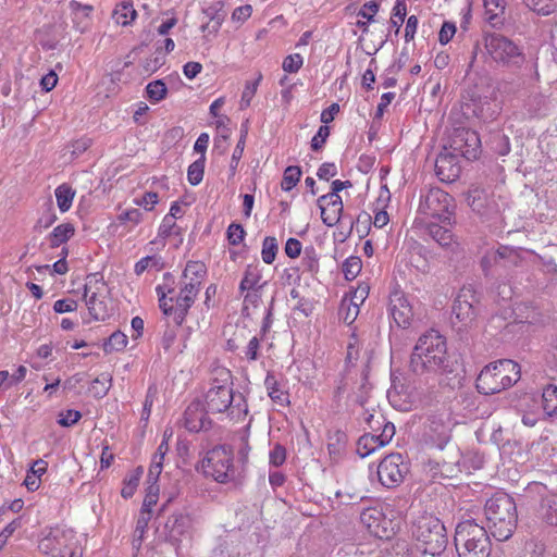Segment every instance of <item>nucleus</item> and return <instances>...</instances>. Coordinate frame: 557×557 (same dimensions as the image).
<instances>
[{"instance_id": "obj_1", "label": "nucleus", "mask_w": 557, "mask_h": 557, "mask_svg": "<svg viewBox=\"0 0 557 557\" xmlns=\"http://www.w3.org/2000/svg\"><path fill=\"white\" fill-rule=\"evenodd\" d=\"M410 369L419 375L453 371L446 339L438 331L430 330L419 337L410 357Z\"/></svg>"}, {"instance_id": "obj_2", "label": "nucleus", "mask_w": 557, "mask_h": 557, "mask_svg": "<svg viewBox=\"0 0 557 557\" xmlns=\"http://www.w3.org/2000/svg\"><path fill=\"white\" fill-rule=\"evenodd\" d=\"M163 281V284L156 287L159 307L164 315L172 318L173 322L180 326L195 302L199 290L195 289V285L191 283H180V293L173 296L175 292L173 275L169 272L164 273Z\"/></svg>"}, {"instance_id": "obj_3", "label": "nucleus", "mask_w": 557, "mask_h": 557, "mask_svg": "<svg viewBox=\"0 0 557 557\" xmlns=\"http://www.w3.org/2000/svg\"><path fill=\"white\" fill-rule=\"evenodd\" d=\"M486 527L497 541L508 540L517 525V506L511 496L496 493L484 506Z\"/></svg>"}, {"instance_id": "obj_4", "label": "nucleus", "mask_w": 557, "mask_h": 557, "mask_svg": "<svg viewBox=\"0 0 557 557\" xmlns=\"http://www.w3.org/2000/svg\"><path fill=\"white\" fill-rule=\"evenodd\" d=\"M521 376L519 363L510 359H502L485 366L476 377L478 392L492 395L516 384Z\"/></svg>"}, {"instance_id": "obj_5", "label": "nucleus", "mask_w": 557, "mask_h": 557, "mask_svg": "<svg viewBox=\"0 0 557 557\" xmlns=\"http://www.w3.org/2000/svg\"><path fill=\"white\" fill-rule=\"evenodd\" d=\"M487 529L469 519L457 524L454 542L459 557H490L492 544Z\"/></svg>"}, {"instance_id": "obj_6", "label": "nucleus", "mask_w": 557, "mask_h": 557, "mask_svg": "<svg viewBox=\"0 0 557 557\" xmlns=\"http://www.w3.org/2000/svg\"><path fill=\"white\" fill-rule=\"evenodd\" d=\"M458 136L461 137V140H465L466 148L455 146L454 150L456 153L445 149L435 160V173L445 183H453L460 175L461 168L458 154L467 159L476 158V149L480 141L478 134L470 131H461Z\"/></svg>"}, {"instance_id": "obj_7", "label": "nucleus", "mask_w": 557, "mask_h": 557, "mask_svg": "<svg viewBox=\"0 0 557 557\" xmlns=\"http://www.w3.org/2000/svg\"><path fill=\"white\" fill-rule=\"evenodd\" d=\"M76 534L65 525L46 527L38 536V549L49 557H81Z\"/></svg>"}, {"instance_id": "obj_8", "label": "nucleus", "mask_w": 557, "mask_h": 557, "mask_svg": "<svg viewBox=\"0 0 557 557\" xmlns=\"http://www.w3.org/2000/svg\"><path fill=\"white\" fill-rule=\"evenodd\" d=\"M200 469L206 476H211L219 483L236 481L239 471L234 465V454L230 446L218 445L207 451L200 462Z\"/></svg>"}, {"instance_id": "obj_9", "label": "nucleus", "mask_w": 557, "mask_h": 557, "mask_svg": "<svg viewBox=\"0 0 557 557\" xmlns=\"http://www.w3.org/2000/svg\"><path fill=\"white\" fill-rule=\"evenodd\" d=\"M412 535L423 554L440 555L447 545L444 524L433 516H422L413 524Z\"/></svg>"}, {"instance_id": "obj_10", "label": "nucleus", "mask_w": 557, "mask_h": 557, "mask_svg": "<svg viewBox=\"0 0 557 557\" xmlns=\"http://www.w3.org/2000/svg\"><path fill=\"white\" fill-rule=\"evenodd\" d=\"M347 391H350L348 395L350 401L361 407L367 405L371 397L372 385L368 380V371L366 368H347L334 391V403L338 404L343 394Z\"/></svg>"}, {"instance_id": "obj_11", "label": "nucleus", "mask_w": 557, "mask_h": 557, "mask_svg": "<svg viewBox=\"0 0 557 557\" xmlns=\"http://www.w3.org/2000/svg\"><path fill=\"white\" fill-rule=\"evenodd\" d=\"M231 377V372L222 369L220 376L212 381L205 395V410L207 413H223L230 410L231 416L235 414V407H232L235 397Z\"/></svg>"}, {"instance_id": "obj_12", "label": "nucleus", "mask_w": 557, "mask_h": 557, "mask_svg": "<svg viewBox=\"0 0 557 557\" xmlns=\"http://www.w3.org/2000/svg\"><path fill=\"white\" fill-rule=\"evenodd\" d=\"M485 47L491 58L503 65L521 67L525 61V55L521 48L511 39L493 34L485 40Z\"/></svg>"}, {"instance_id": "obj_13", "label": "nucleus", "mask_w": 557, "mask_h": 557, "mask_svg": "<svg viewBox=\"0 0 557 557\" xmlns=\"http://www.w3.org/2000/svg\"><path fill=\"white\" fill-rule=\"evenodd\" d=\"M454 198L441 188H431L421 197L419 210L426 215L438 219L443 223L450 224L454 213Z\"/></svg>"}, {"instance_id": "obj_14", "label": "nucleus", "mask_w": 557, "mask_h": 557, "mask_svg": "<svg viewBox=\"0 0 557 557\" xmlns=\"http://www.w3.org/2000/svg\"><path fill=\"white\" fill-rule=\"evenodd\" d=\"M360 521L377 539L388 540L399 529V523L388 518L383 508L379 507L364 509L360 515Z\"/></svg>"}, {"instance_id": "obj_15", "label": "nucleus", "mask_w": 557, "mask_h": 557, "mask_svg": "<svg viewBox=\"0 0 557 557\" xmlns=\"http://www.w3.org/2000/svg\"><path fill=\"white\" fill-rule=\"evenodd\" d=\"M408 472V466L400 454L387 455L377 466V476L381 484L387 488L398 486Z\"/></svg>"}, {"instance_id": "obj_16", "label": "nucleus", "mask_w": 557, "mask_h": 557, "mask_svg": "<svg viewBox=\"0 0 557 557\" xmlns=\"http://www.w3.org/2000/svg\"><path fill=\"white\" fill-rule=\"evenodd\" d=\"M479 300L471 287H462L453 306V314L463 325L470 324L476 315V305Z\"/></svg>"}, {"instance_id": "obj_17", "label": "nucleus", "mask_w": 557, "mask_h": 557, "mask_svg": "<svg viewBox=\"0 0 557 557\" xmlns=\"http://www.w3.org/2000/svg\"><path fill=\"white\" fill-rule=\"evenodd\" d=\"M388 311L393 322L400 329L410 326L413 310L408 298L400 290H395L389 295Z\"/></svg>"}, {"instance_id": "obj_18", "label": "nucleus", "mask_w": 557, "mask_h": 557, "mask_svg": "<svg viewBox=\"0 0 557 557\" xmlns=\"http://www.w3.org/2000/svg\"><path fill=\"white\" fill-rule=\"evenodd\" d=\"M395 435V426L391 422L384 423L381 434H364L357 442V453L360 457H368L370 454L387 445Z\"/></svg>"}, {"instance_id": "obj_19", "label": "nucleus", "mask_w": 557, "mask_h": 557, "mask_svg": "<svg viewBox=\"0 0 557 557\" xmlns=\"http://www.w3.org/2000/svg\"><path fill=\"white\" fill-rule=\"evenodd\" d=\"M450 425L443 416H432L425 426L424 437L426 443L443 449L450 440Z\"/></svg>"}, {"instance_id": "obj_20", "label": "nucleus", "mask_w": 557, "mask_h": 557, "mask_svg": "<svg viewBox=\"0 0 557 557\" xmlns=\"http://www.w3.org/2000/svg\"><path fill=\"white\" fill-rule=\"evenodd\" d=\"M194 519L184 512L173 513L165 522V530L172 541H180L182 536H190Z\"/></svg>"}, {"instance_id": "obj_21", "label": "nucleus", "mask_w": 557, "mask_h": 557, "mask_svg": "<svg viewBox=\"0 0 557 557\" xmlns=\"http://www.w3.org/2000/svg\"><path fill=\"white\" fill-rule=\"evenodd\" d=\"M184 425L189 432H200L211 428V421L207 417V411L200 407L199 403H191L184 413Z\"/></svg>"}, {"instance_id": "obj_22", "label": "nucleus", "mask_w": 557, "mask_h": 557, "mask_svg": "<svg viewBox=\"0 0 557 557\" xmlns=\"http://www.w3.org/2000/svg\"><path fill=\"white\" fill-rule=\"evenodd\" d=\"M84 298L89 311L90 317L96 321H104L109 315L108 302L104 296H98L92 292L89 294V288L85 287Z\"/></svg>"}, {"instance_id": "obj_23", "label": "nucleus", "mask_w": 557, "mask_h": 557, "mask_svg": "<svg viewBox=\"0 0 557 557\" xmlns=\"http://www.w3.org/2000/svg\"><path fill=\"white\" fill-rule=\"evenodd\" d=\"M387 398L391 405L400 411H408L411 408V395L406 391L404 384L396 383L395 380L387 391Z\"/></svg>"}, {"instance_id": "obj_24", "label": "nucleus", "mask_w": 557, "mask_h": 557, "mask_svg": "<svg viewBox=\"0 0 557 557\" xmlns=\"http://www.w3.org/2000/svg\"><path fill=\"white\" fill-rule=\"evenodd\" d=\"M537 515L545 524L557 527V494H548L541 498Z\"/></svg>"}, {"instance_id": "obj_25", "label": "nucleus", "mask_w": 557, "mask_h": 557, "mask_svg": "<svg viewBox=\"0 0 557 557\" xmlns=\"http://www.w3.org/2000/svg\"><path fill=\"white\" fill-rule=\"evenodd\" d=\"M318 206L321 210V219L325 225L334 226L341 221L343 213L342 198H336V201L333 199L324 200L323 203L318 202Z\"/></svg>"}, {"instance_id": "obj_26", "label": "nucleus", "mask_w": 557, "mask_h": 557, "mask_svg": "<svg viewBox=\"0 0 557 557\" xmlns=\"http://www.w3.org/2000/svg\"><path fill=\"white\" fill-rule=\"evenodd\" d=\"M486 22L495 28L500 27L505 21V0H483Z\"/></svg>"}, {"instance_id": "obj_27", "label": "nucleus", "mask_w": 557, "mask_h": 557, "mask_svg": "<svg viewBox=\"0 0 557 557\" xmlns=\"http://www.w3.org/2000/svg\"><path fill=\"white\" fill-rule=\"evenodd\" d=\"M347 435L341 430H336L327 436V450L333 460H338L345 451Z\"/></svg>"}, {"instance_id": "obj_28", "label": "nucleus", "mask_w": 557, "mask_h": 557, "mask_svg": "<svg viewBox=\"0 0 557 557\" xmlns=\"http://www.w3.org/2000/svg\"><path fill=\"white\" fill-rule=\"evenodd\" d=\"M137 16L131 0L122 1L113 11V18L120 25H129Z\"/></svg>"}, {"instance_id": "obj_29", "label": "nucleus", "mask_w": 557, "mask_h": 557, "mask_svg": "<svg viewBox=\"0 0 557 557\" xmlns=\"http://www.w3.org/2000/svg\"><path fill=\"white\" fill-rule=\"evenodd\" d=\"M75 233L72 223H63L55 226L49 235V243L51 248H57L66 243Z\"/></svg>"}, {"instance_id": "obj_30", "label": "nucleus", "mask_w": 557, "mask_h": 557, "mask_svg": "<svg viewBox=\"0 0 557 557\" xmlns=\"http://www.w3.org/2000/svg\"><path fill=\"white\" fill-rule=\"evenodd\" d=\"M264 384L268 389L269 397L276 404L281 406L289 405V395L288 393L282 391L278 387L277 381L275 380L273 374L268 373Z\"/></svg>"}, {"instance_id": "obj_31", "label": "nucleus", "mask_w": 557, "mask_h": 557, "mask_svg": "<svg viewBox=\"0 0 557 557\" xmlns=\"http://www.w3.org/2000/svg\"><path fill=\"white\" fill-rule=\"evenodd\" d=\"M542 407L549 417H557V386L548 385L543 389Z\"/></svg>"}, {"instance_id": "obj_32", "label": "nucleus", "mask_w": 557, "mask_h": 557, "mask_svg": "<svg viewBox=\"0 0 557 557\" xmlns=\"http://www.w3.org/2000/svg\"><path fill=\"white\" fill-rule=\"evenodd\" d=\"M260 280H261V272H260L258 265L248 264L244 272V276L240 281L239 290L245 292V290L258 288L257 286H258Z\"/></svg>"}, {"instance_id": "obj_33", "label": "nucleus", "mask_w": 557, "mask_h": 557, "mask_svg": "<svg viewBox=\"0 0 557 557\" xmlns=\"http://www.w3.org/2000/svg\"><path fill=\"white\" fill-rule=\"evenodd\" d=\"M127 335L121 331L113 332L108 339L104 341L102 348L106 354L122 351L127 345Z\"/></svg>"}, {"instance_id": "obj_34", "label": "nucleus", "mask_w": 557, "mask_h": 557, "mask_svg": "<svg viewBox=\"0 0 557 557\" xmlns=\"http://www.w3.org/2000/svg\"><path fill=\"white\" fill-rule=\"evenodd\" d=\"M430 236L442 247H447L453 240V233L446 226L431 223L428 227Z\"/></svg>"}, {"instance_id": "obj_35", "label": "nucleus", "mask_w": 557, "mask_h": 557, "mask_svg": "<svg viewBox=\"0 0 557 557\" xmlns=\"http://www.w3.org/2000/svg\"><path fill=\"white\" fill-rule=\"evenodd\" d=\"M319 257L314 247L309 246L304 250L301 258V270L310 274H317L319 272Z\"/></svg>"}, {"instance_id": "obj_36", "label": "nucleus", "mask_w": 557, "mask_h": 557, "mask_svg": "<svg viewBox=\"0 0 557 557\" xmlns=\"http://www.w3.org/2000/svg\"><path fill=\"white\" fill-rule=\"evenodd\" d=\"M150 519H151V515H149V512H140L139 513V517L137 519L136 527L134 530V534H133V541H132L133 547L135 549H139L141 542L144 540L145 533L147 532L148 523H149Z\"/></svg>"}, {"instance_id": "obj_37", "label": "nucleus", "mask_w": 557, "mask_h": 557, "mask_svg": "<svg viewBox=\"0 0 557 557\" xmlns=\"http://www.w3.org/2000/svg\"><path fill=\"white\" fill-rule=\"evenodd\" d=\"M54 194L60 211L66 212L72 206L75 191L70 186L62 184L57 187Z\"/></svg>"}, {"instance_id": "obj_38", "label": "nucleus", "mask_w": 557, "mask_h": 557, "mask_svg": "<svg viewBox=\"0 0 557 557\" xmlns=\"http://www.w3.org/2000/svg\"><path fill=\"white\" fill-rule=\"evenodd\" d=\"M301 177V170L297 165H289L285 169L281 182V188L284 191H290L299 182Z\"/></svg>"}, {"instance_id": "obj_39", "label": "nucleus", "mask_w": 557, "mask_h": 557, "mask_svg": "<svg viewBox=\"0 0 557 557\" xmlns=\"http://www.w3.org/2000/svg\"><path fill=\"white\" fill-rule=\"evenodd\" d=\"M523 2L541 15H548L557 10V0H523Z\"/></svg>"}, {"instance_id": "obj_40", "label": "nucleus", "mask_w": 557, "mask_h": 557, "mask_svg": "<svg viewBox=\"0 0 557 557\" xmlns=\"http://www.w3.org/2000/svg\"><path fill=\"white\" fill-rule=\"evenodd\" d=\"M278 251L277 240L273 236H267L262 242L261 258L267 264H272Z\"/></svg>"}, {"instance_id": "obj_41", "label": "nucleus", "mask_w": 557, "mask_h": 557, "mask_svg": "<svg viewBox=\"0 0 557 557\" xmlns=\"http://www.w3.org/2000/svg\"><path fill=\"white\" fill-rule=\"evenodd\" d=\"M493 252L496 255L495 257L504 267L508 264H518L519 253L518 250L512 247L499 246L496 250H493Z\"/></svg>"}, {"instance_id": "obj_42", "label": "nucleus", "mask_w": 557, "mask_h": 557, "mask_svg": "<svg viewBox=\"0 0 557 557\" xmlns=\"http://www.w3.org/2000/svg\"><path fill=\"white\" fill-rule=\"evenodd\" d=\"M191 276L196 278L200 284L207 276V267L201 261H188L183 271V277Z\"/></svg>"}, {"instance_id": "obj_43", "label": "nucleus", "mask_w": 557, "mask_h": 557, "mask_svg": "<svg viewBox=\"0 0 557 557\" xmlns=\"http://www.w3.org/2000/svg\"><path fill=\"white\" fill-rule=\"evenodd\" d=\"M146 92L151 102H159L165 98L168 88L162 79H157L147 85Z\"/></svg>"}, {"instance_id": "obj_44", "label": "nucleus", "mask_w": 557, "mask_h": 557, "mask_svg": "<svg viewBox=\"0 0 557 557\" xmlns=\"http://www.w3.org/2000/svg\"><path fill=\"white\" fill-rule=\"evenodd\" d=\"M407 7L405 0H396L392 10L391 25L395 28V33L398 34L399 29L406 18Z\"/></svg>"}, {"instance_id": "obj_45", "label": "nucleus", "mask_w": 557, "mask_h": 557, "mask_svg": "<svg viewBox=\"0 0 557 557\" xmlns=\"http://www.w3.org/2000/svg\"><path fill=\"white\" fill-rule=\"evenodd\" d=\"M143 473L141 468H137L131 475L124 480V485L121 491L122 497L125 499L131 498L139 484V480Z\"/></svg>"}, {"instance_id": "obj_46", "label": "nucleus", "mask_w": 557, "mask_h": 557, "mask_svg": "<svg viewBox=\"0 0 557 557\" xmlns=\"http://www.w3.org/2000/svg\"><path fill=\"white\" fill-rule=\"evenodd\" d=\"M164 263L160 257L147 256L141 258L135 263L134 271L137 275H141L148 268H154L156 270L163 269Z\"/></svg>"}, {"instance_id": "obj_47", "label": "nucleus", "mask_w": 557, "mask_h": 557, "mask_svg": "<svg viewBox=\"0 0 557 557\" xmlns=\"http://www.w3.org/2000/svg\"><path fill=\"white\" fill-rule=\"evenodd\" d=\"M362 269V262L359 257L351 256L343 263V273L346 280L351 281L358 276Z\"/></svg>"}, {"instance_id": "obj_48", "label": "nucleus", "mask_w": 557, "mask_h": 557, "mask_svg": "<svg viewBox=\"0 0 557 557\" xmlns=\"http://www.w3.org/2000/svg\"><path fill=\"white\" fill-rule=\"evenodd\" d=\"M205 172V159L203 157L199 160H196L188 166L187 171V180L190 185H198L203 178Z\"/></svg>"}, {"instance_id": "obj_49", "label": "nucleus", "mask_w": 557, "mask_h": 557, "mask_svg": "<svg viewBox=\"0 0 557 557\" xmlns=\"http://www.w3.org/2000/svg\"><path fill=\"white\" fill-rule=\"evenodd\" d=\"M260 348V338L258 336L251 337L243 349V358L248 362L257 361L261 356Z\"/></svg>"}, {"instance_id": "obj_50", "label": "nucleus", "mask_w": 557, "mask_h": 557, "mask_svg": "<svg viewBox=\"0 0 557 557\" xmlns=\"http://www.w3.org/2000/svg\"><path fill=\"white\" fill-rule=\"evenodd\" d=\"M351 182L350 181H341V180H335L332 182V190L323 196H321L319 199H318V202H321L323 203L324 200H335L336 201V198H342L338 193L342 191L343 189L345 188H348V187H351Z\"/></svg>"}, {"instance_id": "obj_51", "label": "nucleus", "mask_w": 557, "mask_h": 557, "mask_svg": "<svg viewBox=\"0 0 557 557\" xmlns=\"http://www.w3.org/2000/svg\"><path fill=\"white\" fill-rule=\"evenodd\" d=\"M247 131L242 133V136L233 151L231 164H230V172L231 175L234 176L237 170L238 162L240 158L243 157L244 147H245V139H246Z\"/></svg>"}, {"instance_id": "obj_52", "label": "nucleus", "mask_w": 557, "mask_h": 557, "mask_svg": "<svg viewBox=\"0 0 557 557\" xmlns=\"http://www.w3.org/2000/svg\"><path fill=\"white\" fill-rule=\"evenodd\" d=\"M227 240L231 245H239L246 235L244 227L237 223H231L226 231Z\"/></svg>"}, {"instance_id": "obj_53", "label": "nucleus", "mask_w": 557, "mask_h": 557, "mask_svg": "<svg viewBox=\"0 0 557 557\" xmlns=\"http://www.w3.org/2000/svg\"><path fill=\"white\" fill-rule=\"evenodd\" d=\"M164 63V57L162 53L157 50L152 55L147 58L144 63L143 67L146 73H154L157 70H159Z\"/></svg>"}, {"instance_id": "obj_54", "label": "nucleus", "mask_w": 557, "mask_h": 557, "mask_svg": "<svg viewBox=\"0 0 557 557\" xmlns=\"http://www.w3.org/2000/svg\"><path fill=\"white\" fill-rule=\"evenodd\" d=\"M304 64V58L299 53L287 55L283 60L282 67L287 73H297Z\"/></svg>"}, {"instance_id": "obj_55", "label": "nucleus", "mask_w": 557, "mask_h": 557, "mask_svg": "<svg viewBox=\"0 0 557 557\" xmlns=\"http://www.w3.org/2000/svg\"><path fill=\"white\" fill-rule=\"evenodd\" d=\"M339 314L346 324H351L359 314L357 305H348L347 300H343Z\"/></svg>"}, {"instance_id": "obj_56", "label": "nucleus", "mask_w": 557, "mask_h": 557, "mask_svg": "<svg viewBox=\"0 0 557 557\" xmlns=\"http://www.w3.org/2000/svg\"><path fill=\"white\" fill-rule=\"evenodd\" d=\"M379 3L374 0L366 2L358 12V16L367 20L368 22H376L375 15L379 12Z\"/></svg>"}, {"instance_id": "obj_57", "label": "nucleus", "mask_w": 557, "mask_h": 557, "mask_svg": "<svg viewBox=\"0 0 557 557\" xmlns=\"http://www.w3.org/2000/svg\"><path fill=\"white\" fill-rule=\"evenodd\" d=\"M270 465L274 467L282 466L286 460V449L281 444H275L269 454Z\"/></svg>"}, {"instance_id": "obj_58", "label": "nucleus", "mask_w": 557, "mask_h": 557, "mask_svg": "<svg viewBox=\"0 0 557 557\" xmlns=\"http://www.w3.org/2000/svg\"><path fill=\"white\" fill-rule=\"evenodd\" d=\"M330 136V127L326 125H321L317 132V134L311 139V148L314 151L320 150L327 137Z\"/></svg>"}, {"instance_id": "obj_59", "label": "nucleus", "mask_w": 557, "mask_h": 557, "mask_svg": "<svg viewBox=\"0 0 557 557\" xmlns=\"http://www.w3.org/2000/svg\"><path fill=\"white\" fill-rule=\"evenodd\" d=\"M370 287L368 284H360L352 293L348 305H357L359 308L369 295Z\"/></svg>"}, {"instance_id": "obj_60", "label": "nucleus", "mask_w": 557, "mask_h": 557, "mask_svg": "<svg viewBox=\"0 0 557 557\" xmlns=\"http://www.w3.org/2000/svg\"><path fill=\"white\" fill-rule=\"evenodd\" d=\"M456 30L457 28L455 23L448 21L444 22L438 34L440 42L442 45L448 44L456 34Z\"/></svg>"}, {"instance_id": "obj_61", "label": "nucleus", "mask_w": 557, "mask_h": 557, "mask_svg": "<svg viewBox=\"0 0 557 557\" xmlns=\"http://www.w3.org/2000/svg\"><path fill=\"white\" fill-rule=\"evenodd\" d=\"M158 500V487L153 483L149 486L148 493L144 499L140 512H149L151 515V508Z\"/></svg>"}, {"instance_id": "obj_62", "label": "nucleus", "mask_w": 557, "mask_h": 557, "mask_svg": "<svg viewBox=\"0 0 557 557\" xmlns=\"http://www.w3.org/2000/svg\"><path fill=\"white\" fill-rule=\"evenodd\" d=\"M117 220L121 223L129 222L134 225H137L143 220V212L136 208L125 210L119 215Z\"/></svg>"}, {"instance_id": "obj_63", "label": "nucleus", "mask_w": 557, "mask_h": 557, "mask_svg": "<svg viewBox=\"0 0 557 557\" xmlns=\"http://www.w3.org/2000/svg\"><path fill=\"white\" fill-rule=\"evenodd\" d=\"M81 417H82V414L79 411L69 409V410L60 413L58 423L62 426H72L81 419Z\"/></svg>"}, {"instance_id": "obj_64", "label": "nucleus", "mask_w": 557, "mask_h": 557, "mask_svg": "<svg viewBox=\"0 0 557 557\" xmlns=\"http://www.w3.org/2000/svg\"><path fill=\"white\" fill-rule=\"evenodd\" d=\"M337 175V166L333 162H324L320 165L317 172V176L320 180L329 181L331 177Z\"/></svg>"}]
</instances>
